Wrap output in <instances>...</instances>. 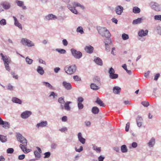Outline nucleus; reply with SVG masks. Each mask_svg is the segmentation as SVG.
I'll return each instance as SVG.
<instances>
[{
	"label": "nucleus",
	"mask_w": 161,
	"mask_h": 161,
	"mask_svg": "<svg viewBox=\"0 0 161 161\" xmlns=\"http://www.w3.org/2000/svg\"><path fill=\"white\" fill-rule=\"evenodd\" d=\"M77 101L78 103H82L84 101V99L82 97H80L77 98Z\"/></svg>",
	"instance_id": "obj_57"
},
{
	"label": "nucleus",
	"mask_w": 161,
	"mask_h": 161,
	"mask_svg": "<svg viewBox=\"0 0 161 161\" xmlns=\"http://www.w3.org/2000/svg\"><path fill=\"white\" fill-rule=\"evenodd\" d=\"M25 61L27 64L30 65L32 63L33 60L31 59L30 58L27 56L25 58Z\"/></svg>",
	"instance_id": "obj_38"
},
{
	"label": "nucleus",
	"mask_w": 161,
	"mask_h": 161,
	"mask_svg": "<svg viewBox=\"0 0 161 161\" xmlns=\"http://www.w3.org/2000/svg\"><path fill=\"white\" fill-rule=\"evenodd\" d=\"M155 144V139L153 137H152L148 142V145L149 147H153L154 145Z\"/></svg>",
	"instance_id": "obj_23"
},
{
	"label": "nucleus",
	"mask_w": 161,
	"mask_h": 161,
	"mask_svg": "<svg viewBox=\"0 0 161 161\" xmlns=\"http://www.w3.org/2000/svg\"><path fill=\"white\" fill-rule=\"evenodd\" d=\"M15 3L17 4V5L20 7H21L23 5V2L19 0H16L15 2Z\"/></svg>",
	"instance_id": "obj_44"
},
{
	"label": "nucleus",
	"mask_w": 161,
	"mask_h": 161,
	"mask_svg": "<svg viewBox=\"0 0 161 161\" xmlns=\"http://www.w3.org/2000/svg\"><path fill=\"white\" fill-rule=\"evenodd\" d=\"M98 32L103 37L109 38L111 36V34L109 31H98Z\"/></svg>",
	"instance_id": "obj_9"
},
{
	"label": "nucleus",
	"mask_w": 161,
	"mask_h": 161,
	"mask_svg": "<svg viewBox=\"0 0 161 161\" xmlns=\"http://www.w3.org/2000/svg\"><path fill=\"white\" fill-rule=\"evenodd\" d=\"M94 61L96 64L100 66H102L103 65V61L99 57L94 56Z\"/></svg>",
	"instance_id": "obj_14"
},
{
	"label": "nucleus",
	"mask_w": 161,
	"mask_h": 161,
	"mask_svg": "<svg viewBox=\"0 0 161 161\" xmlns=\"http://www.w3.org/2000/svg\"><path fill=\"white\" fill-rule=\"evenodd\" d=\"M57 18V16L52 14H49L46 16L45 17V19L46 20H50L54 19H55Z\"/></svg>",
	"instance_id": "obj_17"
},
{
	"label": "nucleus",
	"mask_w": 161,
	"mask_h": 161,
	"mask_svg": "<svg viewBox=\"0 0 161 161\" xmlns=\"http://www.w3.org/2000/svg\"><path fill=\"white\" fill-rule=\"evenodd\" d=\"M57 146V145L55 143H52L51 145V147L52 148L55 149Z\"/></svg>",
	"instance_id": "obj_60"
},
{
	"label": "nucleus",
	"mask_w": 161,
	"mask_h": 161,
	"mask_svg": "<svg viewBox=\"0 0 161 161\" xmlns=\"http://www.w3.org/2000/svg\"><path fill=\"white\" fill-rule=\"evenodd\" d=\"M109 78L111 79H116L118 77V75L116 74H113L110 75H109Z\"/></svg>",
	"instance_id": "obj_40"
},
{
	"label": "nucleus",
	"mask_w": 161,
	"mask_h": 161,
	"mask_svg": "<svg viewBox=\"0 0 161 161\" xmlns=\"http://www.w3.org/2000/svg\"><path fill=\"white\" fill-rule=\"evenodd\" d=\"M141 104L144 107H147L149 105V103L148 102H142Z\"/></svg>",
	"instance_id": "obj_51"
},
{
	"label": "nucleus",
	"mask_w": 161,
	"mask_h": 161,
	"mask_svg": "<svg viewBox=\"0 0 161 161\" xmlns=\"http://www.w3.org/2000/svg\"><path fill=\"white\" fill-rule=\"evenodd\" d=\"M142 18H138L134 20L132 22V24L134 25L140 24L142 22Z\"/></svg>",
	"instance_id": "obj_30"
},
{
	"label": "nucleus",
	"mask_w": 161,
	"mask_h": 161,
	"mask_svg": "<svg viewBox=\"0 0 161 161\" xmlns=\"http://www.w3.org/2000/svg\"><path fill=\"white\" fill-rule=\"evenodd\" d=\"M75 7H80L81 8L83 9L84 8V6L81 5L80 3H75L74 4Z\"/></svg>",
	"instance_id": "obj_56"
},
{
	"label": "nucleus",
	"mask_w": 161,
	"mask_h": 161,
	"mask_svg": "<svg viewBox=\"0 0 161 161\" xmlns=\"http://www.w3.org/2000/svg\"><path fill=\"white\" fill-rule=\"evenodd\" d=\"M148 31H139L138 33V36L137 38L138 39L142 42L144 41L145 38L144 36H146L148 33Z\"/></svg>",
	"instance_id": "obj_4"
},
{
	"label": "nucleus",
	"mask_w": 161,
	"mask_h": 161,
	"mask_svg": "<svg viewBox=\"0 0 161 161\" xmlns=\"http://www.w3.org/2000/svg\"><path fill=\"white\" fill-rule=\"evenodd\" d=\"M72 55L76 59H79L82 56V53L80 51H78L74 48H72L70 49Z\"/></svg>",
	"instance_id": "obj_3"
},
{
	"label": "nucleus",
	"mask_w": 161,
	"mask_h": 161,
	"mask_svg": "<svg viewBox=\"0 0 161 161\" xmlns=\"http://www.w3.org/2000/svg\"><path fill=\"white\" fill-rule=\"evenodd\" d=\"M67 7L73 13L76 14H78V12L77 11L75 8H73L72 6L70 5H68Z\"/></svg>",
	"instance_id": "obj_27"
},
{
	"label": "nucleus",
	"mask_w": 161,
	"mask_h": 161,
	"mask_svg": "<svg viewBox=\"0 0 161 161\" xmlns=\"http://www.w3.org/2000/svg\"><path fill=\"white\" fill-rule=\"evenodd\" d=\"M1 5L5 9H8L10 8V4L7 2H4L1 4Z\"/></svg>",
	"instance_id": "obj_18"
},
{
	"label": "nucleus",
	"mask_w": 161,
	"mask_h": 161,
	"mask_svg": "<svg viewBox=\"0 0 161 161\" xmlns=\"http://www.w3.org/2000/svg\"><path fill=\"white\" fill-rule=\"evenodd\" d=\"M108 73L109 75H110L115 73V70L113 68L111 67L109 69Z\"/></svg>",
	"instance_id": "obj_46"
},
{
	"label": "nucleus",
	"mask_w": 161,
	"mask_h": 161,
	"mask_svg": "<svg viewBox=\"0 0 161 161\" xmlns=\"http://www.w3.org/2000/svg\"><path fill=\"white\" fill-rule=\"evenodd\" d=\"M0 55L2 57V59L3 60V62L6 69L8 71H10V67H9V64L11 62V58L8 56H4L2 53L0 54Z\"/></svg>",
	"instance_id": "obj_1"
},
{
	"label": "nucleus",
	"mask_w": 161,
	"mask_h": 161,
	"mask_svg": "<svg viewBox=\"0 0 161 161\" xmlns=\"http://www.w3.org/2000/svg\"><path fill=\"white\" fill-rule=\"evenodd\" d=\"M122 67L126 71L127 73L130 75L131 74V71L130 70H128L127 68V65L125 64H123L122 66Z\"/></svg>",
	"instance_id": "obj_36"
},
{
	"label": "nucleus",
	"mask_w": 161,
	"mask_h": 161,
	"mask_svg": "<svg viewBox=\"0 0 161 161\" xmlns=\"http://www.w3.org/2000/svg\"><path fill=\"white\" fill-rule=\"evenodd\" d=\"M72 103L71 102L67 101L64 104V109L67 111H69L70 110V107L69 104Z\"/></svg>",
	"instance_id": "obj_26"
},
{
	"label": "nucleus",
	"mask_w": 161,
	"mask_h": 161,
	"mask_svg": "<svg viewBox=\"0 0 161 161\" xmlns=\"http://www.w3.org/2000/svg\"><path fill=\"white\" fill-rule=\"evenodd\" d=\"M34 153L36 158L33 159H35V160H39L41 157V153H39L37 150L34 151Z\"/></svg>",
	"instance_id": "obj_29"
},
{
	"label": "nucleus",
	"mask_w": 161,
	"mask_h": 161,
	"mask_svg": "<svg viewBox=\"0 0 161 161\" xmlns=\"http://www.w3.org/2000/svg\"><path fill=\"white\" fill-rule=\"evenodd\" d=\"M140 11V8L137 7H134L133 8V12L135 14H138Z\"/></svg>",
	"instance_id": "obj_34"
},
{
	"label": "nucleus",
	"mask_w": 161,
	"mask_h": 161,
	"mask_svg": "<svg viewBox=\"0 0 161 161\" xmlns=\"http://www.w3.org/2000/svg\"><path fill=\"white\" fill-rule=\"evenodd\" d=\"M16 138L17 140L24 145L27 146V141L26 139L19 133H17Z\"/></svg>",
	"instance_id": "obj_6"
},
{
	"label": "nucleus",
	"mask_w": 161,
	"mask_h": 161,
	"mask_svg": "<svg viewBox=\"0 0 161 161\" xmlns=\"http://www.w3.org/2000/svg\"><path fill=\"white\" fill-rule=\"evenodd\" d=\"M26 146L24 145V144H20L19 145V147L22 150L23 152L24 151L25 148Z\"/></svg>",
	"instance_id": "obj_63"
},
{
	"label": "nucleus",
	"mask_w": 161,
	"mask_h": 161,
	"mask_svg": "<svg viewBox=\"0 0 161 161\" xmlns=\"http://www.w3.org/2000/svg\"><path fill=\"white\" fill-rule=\"evenodd\" d=\"M73 79L76 81H80L81 80L80 78H79L77 75H75L73 76Z\"/></svg>",
	"instance_id": "obj_58"
},
{
	"label": "nucleus",
	"mask_w": 161,
	"mask_h": 161,
	"mask_svg": "<svg viewBox=\"0 0 161 161\" xmlns=\"http://www.w3.org/2000/svg\"><path fill=\"white\" fill-rule=\"evenodd\" d=\"M154 19L155 20L161 21V15H156L154 17Z\"/></svg>",
	"instance_id": "obj_55"
},
{
	"label": "nucleus",
	"mask_w": 161,
	"mask_h": 161,
	"mask_svg": "<svg viewBox=\"0 0 161 161\" xmlns=\"http://www.w3.org/2000/svg\"><path fill=\"white\" fill-rule=\"evenodd\" d=\"M124 9L123 7L120 5H118L115 8V11L117 14L121 15L123 12Z\"/></svg>",
	"instance_id": "obj_12"
},
{
	"label": "nucleus",
	"mask_w": 161,
	"mask_h": 161,
	"mask_svg": "<svg viewBox=\"0 0 161 161\" xmlns=\"http://www.w3.org/2000/svg\"><path fill=\"white\" fill-rule=\"evenodd\" d=\"M91 111L93 114H96L99 113V109L97 107L94 106L92 108Z\"/></svg>",
	"instance_id": "obj_25"
},
{
	"label": "nucleus",
	"mask_w": 161,
	"mask_h": 161,
	"mask_svg": "<svg viewBox=\"0 0 161 161\" xmlns=\"http://www.w3.org/2000/svg\"><path fill=\"white\" fill-rule=\"evenodd\" d=\"M121 150L122 153H125L127 152L128 149L126 145H123L121 147Z\"/></svg>",
	"instance_id": "obj_32"
},
{
	"label": "nucleus",
	"mask_w": 161,
	"mask_h": 161,
	"mask_svg": "<svg viewBox=\"0 0 161 161\" xmlns=\"http://www.w3.org/2000/svg\"><path fill=\"white\" fill-rule=\"evenodd\" d=\"M44 158H48L51 155L50 152H46L44 153Z\"/></svg>",
	"instance_id": "obj_52"
},
{
	"label": "nucleus",
	"mask_w": 161,
	"mask_h": 161,
	"mask_svg": "<svg viewBox=\"0 0 161 161\" xmlns=\"http://www.w3.org/2000/svg\"><path fill=\"white\" fill-rule=\"evenodd\" d=\"M43 85L46 87L48 88L50 90H53L54 88L51 84L47 82L43 81L42 82Z\"/></svg>",
	"instance_id": "obj_22"
},
{
	"label": "nucleus",
	"mask_w": 161,
	"mask_h": 161,
	"mask_svg": "<svg viewBox=\"0 0 161 161\" xmlns=\"http://www.w3.org/2000/svg\"><path fill=\"white\" fill-rule=\"evenodd\" d=\"M142 117L139 116H138L136 119L137 125L138 127H140L142 125Z\"/></svg>",
	"instance_id": "obj_21"
},
{
	"label": "nucleus",
	"mask_w": 161,
	"mask_h": 161,
	"mask_svg": "<svg viewBox=\"0 0 161 161\" xmlns=\"http://www.w3.org/2000/svg\"><path fill=\"white\" fill-rule=\"evenodd\" d=\"M56 51L59 53L60 54H64L66 53V51L63 49L57 48L56 49Z\"/></svg>",
	"instance_id": "obj_37"
},
{
	"label": "nucleus",
	"mask_w": 161,
	"mask_h": 161,
	"mask_svg": "<svg viewBox=\"0 0 161 161\" xmlns=\"http://www.w3.org/2000/svg\"><path fill=\"white\" fill-rule=\"evenodd\" d=\"M0 141L3 143L7 141V138L6 136L0 135Z\"/></svg>",
	"instance_id": "obj_35"
},
{
	"label": "nucleus",
	"mask_w": 161,
	"mask_h": 161,
	"mask_svg": "<svg viewBox=\"0 0 161 161\" xmlns=\"http://www.w3.org/2000/svg\"><path fill=\"white\" fill-rule=\"evenodd\" d=\"M121 88L117 86H115L113 88V92L116 94H119L121 91Z\"/></svg>",
	"instance_id": "obj_20"
},
{
	"label": "nucleus",
	"mask_w": 161,
	"mask_h": 161,
	"mask_svg": "<svg viewBox=\"0 0 161 161\" xmlns=\"http://www.w3.org/2000/svg\"><path fill=\"white\" fill-rule=\"evenodd\" d=\"M58 101L61 104H64L65 103L64 97H59L58 99Z\"/></svg>",
	"instance_id": "obj_41"
},
{
	"label": "nucleus",
	"mask_w": 161,
	"mask_h": 161,
	"mask_svg": "<svg viewBox=\"0 0 161 161\" xmlns=\"http://www.w3.org/2000/svg\"><path fill=\"white\" fill-rule=\"evenodd\" d=\"M75 151L78 152H80L83 150V147L82 146H80L79 149H77L76 147L75 148Z\"/></svg>",
	"instance_id": "obj_53"
},
{
	"label": "nucleus",
	"mask_w": 161,
	"mask_h": 161,
	"mask_svg": "<svg viewBox=\"0 0 161 161\" xmlns=\"http://www.w3.org/2000/svg\"><path fill=\"white\" fill-rule=\"evenodd\" d=\"M77 67L75 64H73L70 66L67 65L64 68L65 72L68 74L71 75L75 72Z\"/></svg>",
	"instance_id": "obj_2"
},
{
	"label": "nucleus",
	"mask_w": 161,
	"mask_h": 161,
	"mask_svg": "<svg viewBox=\"0 0 161 161\" xmlns=\"http://www.w3.org/2000/svg\"><path fill=\"white\" fill-rule=\"evenodd\" d=\"M12 101L14 103L19 104H21L22 103V101L20 99L16 97H12Z\"/></svg>",
	"instance_id": "obj_24"
},
{
	"label": "nucleus",
	"mask_w": 161,
	"mask_h": 161,
	"mask_svg": "<svg viewBox=\"0 0 161 161\" xmlns=\"http://www.w3.org/2000/svg\"><path fill=\"white\" fill-rule=\"evenodd\" d=\"M122 37L123 40H126L129 38V35L128 34H126L125 33H124L122 34Z\"/></svg>",
	"instance_id": "obj_43"
},
{
	"label": "nucleus",
	"mask_w": 161,
	"mask_h": 161,
	"mask_svg": "<svg viewBox=\"0 0 161 161\" xmlns=\"http://www.w3.org/2000/svg\"><path fill=\"white\" fill-rule=\"evenodd\" d=\"M93 149L97 152L100 153L101 151V147H98L97 146L93 145Z\"/></svg>",
	"instance_id": "obj_39"
},
{
	"label": "nucleus",
	"mask_w": 161,
	"mask_h": 161,
	"mask_svg": "<svg viewBox=\"0 0 161 161\" xmlns=\"http://www.w3.org/2000/svg\"><path fill=\"white\" fill-rule=\"evenodd\" d=\"M84 50L87 53L91 54L93 52L94 48L92 46L89 45L86 46L85 47Z\"/></svg>",
	"instance_id": "obj_13"
},
{
	"label": "nucleus",
	"mask_w": 161,
	"mask_h": 161,
	"mask_svg": "<svg viewBox=\"0 0 161 161\" xmlns=\"http://www.w3.org/2000/svg\"><path fill=\"white\" fill-rule=\"evenodd\" d=\"M63 86L67 90H69L72 88V86L69 82H67L66 81H63L62 83Z\"/></svg>",
	"instance_id": "obj_11"
},
{
	"label": "nucleus",
	"mask_w": 161,
	"mask_h": 161,
	"mask_svg": "<svg viewBox=\"0 0 161 161\" xmlns=\"http://www.w3.org/2000/svg\"><path fill=\"white\" fill-rule=\"evenodd\" d=\"M25 156L24 154H22L19 156L18 158L19 160H22L25 158Z\"/></svg>",
	"instance_id": "obj_62"
},
{
	"label": "nucleus",
	"mask_w": 161,
	"mask_h": 161,
	"mask_svg": "<svg viewBox=\"0 0 161 161\" xmlns=\"http://www.w3.org/2000/svg\"><path fill=\"white\" fill-rule=\"evenodd\" d=\"M77 105L78 108L79 110H81L84 108V105L81 103H78Z\"/></svg>",
	"instance_id": "obj_49"
},
{
	"label": "nucleus",
	"mask_w": 161,
	"mask_h": 161,
	"mask_svg": "<svg viewBox=\"0 0 161 161\" xmlns=\"http://www.w3.org/2000/svg\"><path fill=\"white\" fill-rule=\"evenodd\" d=\"M7 89L9 91H13L14 90L13 86L11 85L10 84L8 85L7 86Z\"/></svg>",
	"instance_id": "obj_50"
},
{
	"label": "nucleus",
	"mask_w": 161,
	"mask_h": 161,
	"mask_svg": "<svg viewBox=\"0 0 161 161\" xmlns=\"http://www.w3.org/2000/svg\"><path fill=\"white\" fill-rule=\"evenodd\" d=\"M32 113L31 111L26 110L22 112L20 115L21 118L26 119L29 117L31 114Z\"/></svg>",
	"instance_id": "obj_7"
},
{
	"label": "nucleus",
	"mask_w": 161,
	"mask_h": 161,
	"mask_svg": "<svg viewBox=\"0 0 161 161\" xmlns=\"http://www.w3.org/2000/svg\"><path fill=\"white\" fill-rule=\"evenodd\" d=\"M95 102L99 105L100 106L104 107L105 106L104 104L99 97H97V98L96 100L95 101Z\"/></svg>",
	"instance_id": "obj_28"
},
{
	"label": "nucleus",
	"mask_w": 161,
	"mask_h": 161,
	"mask_svg": "<svg viewBox=\"0 0 161 161\" xmlns=\"http://www.w3.org/2000/svg\"><path fill=\"white\" fill-rule=\"evenodd\" d=\"M36 71L39 74L41 75H43L44 73V71L43 68L40 66H37Z\"/></svg>",
	"instance_id": "obj_19"
},
{
	"label": "nucleus",
	"mask_w": 161,
	"mask_h": 161,
	"mask_svg": "<svg viewBox=\"0 0 161 161\" xmlns=\"http://www.w3.org/2000/svg\"><path fill=\"white\" fill-rule=\"evenodd\" d=\"M107 38L106 40L104 42V43L105 42L106 43H108V44H110L112 42L110 37Z\"/></svg>",
	"instance_id": "obj_61"
},
{
	"label": "nucleus",
	"mask_w": 161,
	"mask_h": 161,
	"mask_svg": "<svg viewBox=\"0 0 161 161\" xmlns=\"http://www.w3.org/2000/svg\"><path fill=\"white\" fill-rule=\"evenodd\" d=\"M77 136L79 141L82 144H84L86 142V139L82 137L81 133L79 132Z\"/></svg>",
	"instance_id": "obj_15"
},
{
	"label": "nucleus",
	"mask_w": 161,
	"mask_h": 161,
	"mask_svg": "<svg viewBox=\"0 0 161 161\" xmlns=\"http://www.w3.org/2000/svg\"><path fill=\"white\" fill-rule=\"evenodd\" d=\"M150 5L152 8L156 11H160L161 10V8L160 5L156 3L152 2L150 3Z\"/></svg>",
	"instance_id": "obj_8"
},
{
	"label": "nucleus",
	"mask_w": 161,
	"mask_h": 161,
	"mask_svg": "<svg viewBox=\"0 0 161 161\" xmlns=\"http://www.w3.org/2000/svg\"><path fill=\"white\" fill-rule=\"evenodd\" d=\"M130 125V124L129 122H128L126 125L125 130L126 132L128 131L129 130Z\"/></svg>",
	"instance_id": "obj_59"
},
{
	"label": "nucleus",
	"mask_w": 161,
	"mask_h": 161,
	"mask_svg": "<svg viewBox=\"0 0 161 161\" xmlns=\"http://www.w3.org/2000/svg\"><path fill=\"white\" fill-rule=\"evenodd\" d=\"M0 24L1 25H5L6 24V21L4 19H2L0 21Z\"/></svg>",
	"instance_id": "obj_54"
},
{
	"label": "nucleus",
	"mask_w": 161,
	"mask_h": 161,
	"mask_svg": "<svg viewBox=\"0 0 161 161\" xmlns=\"http://www.w3.org/2000/svg\"><path fill=\"white\" fill-rule=\"evenodd\" d=\"M47 121H43L37 123L36 125V127L38 128L39 127H43L47 126Z\"/></svg>",
	"instance_id": "obj_16"
},
{
	"label": "nucleus",
	"mask_w": 161,
	"mask_h": 161,
	"mask_svg": "<svg viewBox=\"0 0 161 161\" xmlns=\"http://www.w3.org/2000/svg\"><path fill=\"white\" fill-rule=\"evenodd\" d=\"M105 158V157L101 155L98 157V161H103Z\"/></svg>",
	"instance_id": "obj_64"
},
{
	"label": "nucleus",
	"mask_w": 161,
	"mask_h": 161,
	"mask_svg": "<svg viewBox=\"0 0 161 161\" xmlns=\"http://www.w3.org/2000/svg\"><path fill=\"white\" fill-rule=\"evenodd\" d=\"M21 42L23 45L29 47H31L35 46L34 43L31 41L26 38H22Z\"/></svg>",
	"instance_id": "obj_5"
},
{
	"label": "nucleus",
	"mask_w": 161,
	"mask_h": 161,
	"mask_svg": "<svg viewBox=\"0 0 161 161\" xmlns=\"http://www.w3.org/2000/svg\"><path fill=\"white\" fill-rule=\"evenodd\" d=\"M109 45L108 43H106L105 42V49L107 52H109L110 50V48L109 46Z\"/></svg>",
	"instance_id": "obj_45"
},
{
	"label": "nucleus",
	"mask_w": 161,
	"mask_h": 161,
	"mask_svg": "<svg viewBox=\"0 0 161 161\" xmlns=\"http://www.w3.org/2000/svg\"><path fill=\"white\" fill-rule=\"evenodd\" d=\"M51 96H53V98H54L55 97H57V94L54 92H50L49 97H51Z\"/></svg>",
	"instance_id": "obj_48"
},
{
	"label": "nucleus",
	"mask_w": 161,
	"mask_h": 161,
	"mask_svg": "<svg viewBox=\"0 0 161 161\" xmlns=\"http://www.w3.org/2000/svg\"><path fill=\"white\" fill-rule=\"evenodd\" d=\"M90 86L91 88L94 90H97L100 88L99 87L97 86L96 84L94 83H91Z\"/></svg>",
	"instance_id": "obj_31"
},
{
	"label": "nucleus",
	"mask_w": 161,
	"mask_h": 161,
	"mask_svg": "<svg viewBox=\"0 0 161 161\" xmlns=\"http://www.w3.org/2000/svg\"><path fill=\"white\" fill-rule=\"evenodd\" d=\"M0 125H2V127L5 129H8L10 128V123L8 122L3 121L0 117Z\"/></svg>",
	"instance_id": "obj_10"
},
{
	"label": "nucleus",
	"mask_w": 161,
	"mask_h": 161,
	"mask_svg": "<svg viewBox=\"0 0 161 161\" xmlns=\"http://www.w3.org/2000/svg\"><path fill=\"white\" fill-rule=\"evenodd\" d=\"M101 79L98 76H95L93 79V81L94 82L96 83H100Z\"/></svg>",
	"instance_id": "obj_33"
},
{
	"label": "nucleus",
	"mask_w": 161,
	"mask_h": 161,
	"mask_svg": "<svg viewBox=\"0 0 161 161\" xmlns=\"http://www.w3.org/2000/svg\"><path fill=\"white\" fill-rule=\"evenodd\" d=\"M14 152V149L12 148H8L7 150V153H12Z\"/></svg>",
	"instance_id": "obj_47"
},
{
	"label": "nucleus",
	"mask_w": 161,
	"mask_h": 161,
	"mask_svg": "<svg viewBox=\"0 0 161 161\" xmlns=\"http://www.w3.org/2000/svg\"><path fill=\"white\" fill-rule=\"evenodd\" d=\"M14 24L16 26H18L20 29H22L21 25L19 23L18 20L14 21Z\"/></svg>",
	"instance_id": "obj_42"
}]
</instances>
